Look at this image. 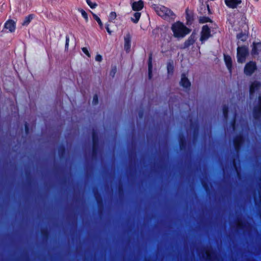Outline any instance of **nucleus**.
Segmentation results:
<instances>
[{
  "mask_svg": "<svg viewBox=\"0 0 261 261\" xmlns=\"http://www.w3.org/2000/svg\"><path fill=\"white\" fill-rule=\"evenodd\" d=\"M131 6L132 9L134 11H139L143 9L144 7V2L141 0L134 2L131 4Z\"/></svg>",
  "mask_w": 261,
  "mask_h": 261,
  "instance_id": "obj_9",
  "label": "nucleus"
},
{
  "mask_svg": "<svg viewBox=\"0 0 261 261\" xmlns=\"http://www.w3.org/2000/svg\"><path fill=\"white\" fill-rule=\"evenodd\" d=\"M102 59V56L100 55H97L95 57V60L97 62H101Z\"/></svg>",
  "mask_w": 261,
  "mask_h": 261,
  "instance_id": "obj_24",
  "label": "nucleus"
},
{
  "mask_svg": "<svg viewBox=\"0 0 261 261\" xmlns=\"http://www.w3.org/2000/svg\"><path fill=\"white\" fill-rule=\"evenodd\" d=\"M25 130H26V132H27V131H28V128H27V126H25Z\"/></svg>",
  "mask_w": 261,
  "mask_h": 261,
  "instance_id": "obj_31",
  "label": "nucleus"
},
{
  "mask_svg": "<svg viewBox=\"0 0 261 261\" xmlns=\"http://www.w3.org/2000/svg\"><path fill=\"white\" fill-rule=\"evenodd\" d=\"M180 85L185 88H188L190 86V83L185 75L182 74L181 76Z\"/></svg>",
  "mask_w": 261,
  "mask_h": 261,
  "instance_id": "obj_13",
  "label": "nucleus"
},
{
  "mask_svg": "<svg viewBox=\"0 0 261 261\" xmlns=\"http://www.w3.org/2000/svg\"><path fill=\"white\" fill-rule=\"evenodd\" d=\"M106 29L108 32V33L111 35L112 33V31L109 28V24H106Z\"/></svg>",
  "mask_w": 261,
  "mask_h": 261,
  "instance_id": "obj_27",
  "label": "nucleus"
},
{
  "mask_svg": "<svg viewBox=\"0 0 261 261\" xmlns=\"http://www.w3.org/2000/svg\"><path fill=\"white\" fill-rule=\"evenodd\" d=\"M82 50L88 57H90V54L86 47H83Z\"/></svg>",
  "mask_w": 261,
  "mask_h": 261,
  "instance_id": "obj_23",
  "label": "nucleus"
},
{
  "mask_svg": "<svg viewBox=\"0 0 261 261\" xmlns=\"http://www.w3.org/2000/svg\"><path fill=\"white\" fill-rule=\"evenodd\" d=\"M86 2L87 4L89 5V6L92 9L95 8L97 6L96 3L92 2L91 1V0H86Z\"/></svg>",
  "mask_w": 261,
  "mask_h": 261,
  "instance_id": "obj_22",
  "label": "nucleus"
},
{
  "mask_svg": "<svg viewBox=\"0 0 261 261\" xmlns=\"http://www.w3.org/2000/svg\"><path fill=\"white\" fill-rule=\"evenodd\" d=\"M79 11L81 12L82 16L85 19L86 22L88 21V17L87 13L83 9H79Z\"/></svg>",
  "mask_w": 261,
  "mask_h": 261,
  "instance_id": "obj_21",
  "label": "nucleus"
},
{
  "mask_svg": "<svg viewBox=\"0 0 261 261\" xmlns=\"http://www.w3.org/2000/svg\"><path fill=\"white\" fill-rule=\"evenodd\" d=\"M141 16V13L135 12L134 13L133 16L131 17V20L135 23H137Z\"/></svg>",
  "mask_w": 261,
  "mask_h": 261,
  "instance_id": "obj_15",
  "label": "nucleus"
},
{
  "mask_svg": "<svg viewBox=\"0 0 261 261\" xmlns=\"http://www.w3.org/2000/svg\"><path fill=\"white\" fill-rule=\"evenodd\" d=\"M251 54L254 57L256 56L261 57V43H253Z\"/></svg>",
  "mask_w": 261,
  "mask_h": 261,
  "instance_id": "obj_8",
  "label": "nucleus"
},
{
  "mask_svg": "<svg viewBox=\"0 0 261 261\" xmlns=\"http://www.w3.org/2000/svg\"><path fill=\"white\" fill-rule=\"evenodd\" d=\"M224 61L225 64L229 70V72H231V67H232V60L229 56L224 55Z\"/></svg>",
  "mask_w": 261,
  "mask_h": 261,
  "instance_id": "obj_12",
  "label": "nucleus"
},
{
  "mask_svg": "<svg viewBox=\"0 0 261 261\" xmlns=\"http://www.w3.org/2000/svg\"><path fill=\"white\" fill-rule=\"evenodd\" d=\"M238 146H239V143L238 144H236V148H238Z\"/></svg>",
  "mask_w": 261,
  "mask_h": 261,
  "instance_id": "obj_30",
  "label": "nucleus"
},
{
  "mask_svg": "<svg viewBox=\"0 0 261 261\" xmlns=\"http://www.w3.org/2000/svg\"><path fill=\"white\" fill-rule=\"evenodd\" d=\"M151 57H149V62H148V75L149 77L151 78V72H152V64H151Z\"/></svg>",
  "mask_w": 261,
  "mask_h": 261,
  "instance_id": "obj_18",
  "label": "nucleus"
},
{
  "mask_svg": "<svg viewBox=\"0 0 261 261\" xmlns=\"http://www.w3.org/2000/svg\"><path fill=\"white\" fill-rule=\"evenodd\" d=\"M261 90V84L260 83L255 81L252 82L250 87V94L251 96H253L255 93H257Z\"/></svg>",
  "mask_w": 261,
  "mask_h": 261,
  "instance_id": "obj_5",
  "label": "nucleus"
},
{
  "mask_svg": "<svg viewBox=\"0 0 261 261\" xmlns=\"http://www.w3.org/2000/svg\"><path fill=\"white\" fill-rule=\"evenodd\" d=\"M98 102V97L97 95H94L93 98L92 103L93 105H96Z\"/></svg>",
  "mask_w": 261,
  "mask_h": 261,
  "instance_id": "obj_25",
  "label": "nucleus"
},
{
  "mask_svg": "<svg viewBox=\"0 0 261 261\" xmlns=\"http://www.w3.org/2000/svg\"><path fill=\"white\" fill-rule=\"evenodd\" d=\"M174 69V63L173 61L169 62L167 64V70L169 74L172 73Z\"/></svg>",
  "mask_w": 261,
  "mask_h": 261,
  "instance_id": "obj_16",
  "label": "nucleus"
},
{
  "mask_svg": "<svg viewBox=\"0 0 261 261\" xmlns=\"http://www.w3.org/2000/svg\"><path fill=\"white\" fill-rule=\"evenodd\" d=\"M239 141H240V142H241V138H240V139H239Z\"/></svg>",
  "mask_w": 261,
  "mask_h": 261,
  "instance_id": "obj_33",
  "label": "nucleus"
},
{
  "mask_svg": "<svg viewBox=\"0 0 261 261\" xmlns=\"http://www.w3.org/2000/svg\"><path fill=\"white\" fill-rule=\"evenodd\" d=\"M5 28L8 29L9 32H13L15 30V22L12 20H9L5 23Z\"/></svg>",
  "mask_w": 261,
  "mask_h": 261,
  "instance_id": "obj_11",
  "label": "nucleus"
},
{
  "mask_svg": "<svg viewBox=\"0 0 261 261\" xmlns=\"http://www.w3.org/2000/svg\"><path fill=\"white\" fill-rule=\"evenodd\" d=\"M117 15L115 12H112L109 15V20L113 22L116 18Z\"/></svg>",
  "mask_w": 261,
  "mask_h": 261,
  "instance_id": "obj_19",
  "label": "nucleus"
},
{
  "mask_svg": "<svg viewBox=\"0 0 261 261\" xmlns=\"http://www.w3.org/2000/svg\"><path fill=\"white\" fill-rule=\"evenodd\" d=\"M33 16L32 15H30L27 16L24 18L23 22L22 23V24L23 25H27L30 22V21L33 19Z\"/></svg>",
  "mask_w": 261,
  "mask_h": 261,
  "instance_id": "obj_17",
  "label": "nucleus"
},
{
  "mask_svg": "<svg viewBox=\"0 0 261 261\" xmlns=\"http://www.w3.org/2000/svg\"><path fill=\"white\" fill-rule=\"evenodd\" d=\"M115 70H116V69H114V72H113L114 74V73H115Z\"/></svg>",
  "mask_w": 261,
  "mask_h": 261,
  "instance_id": "obj_32",
  "label": "nucleus"
},
{
  "mask_svg": "<svg viewBox=\"0 0 261 261\" xmlns=\"http://www.w3.org/2000/svg\"><path fill=\"white\" fill-rule=\"evenodd\" d=\"M201 23H205L210 21V19L207 17L201 18L200 20Z\"/></svg>",
  "mask_w": 261,
  "mask_h": 261,
  "instance_id": "obj_26",
  "label": "nucleus"
},
{
  "mask_svg": "<svg viewBox=\"0 0 261 261\" xmlns=\"http://www.w3.org/2000/svg\"><path fill=\"white\" fill-rule=\"evenodd\" d=\"M132 36L129 33H127L124 36V49L126 52H129L131 47Z\"/></svg>",
  "mask_w": 261,
  "mask_h": 261,
  "instance_id": "obj_6",
  "label": "nucleus"
},
{
  "mask_svg": "<svg viewBox=\"0 0 261 261\" xmlns=\"http://www.w3.org/2000/svg\"><path fill=\"white\" fill-rule=\"evenodd\" d=\"M225 4L230 8H236L242 3L241 0H225Z\"/></svg>",
  "mask_w": 261,
  "mask_h": 261,
  "instance_id": "obj_10",
  "label": "nucleus"
},
{
  "mask_svg": "<svg viewBox=\"0 0 261 261\" xmlns=\"http://www.w3.org/2000/svg\"><path fill=\"white\" fill-rule=\"evenodd\" d=\"M224 115L225 116V117H226V115H227V111L226 110H224Z\"/></svg>",
  "mask_w": 261,
  "mask_h": 261,
  "instance_id": "obj_29",
  "label": "nucleus"
},
{
  "mask_svg": "<svg viewBox=\"0 0 261 261\" xmlns=\"http://www.w3.org/2000/svg\"><path fill=\"white\" fill-rule=\"evenodd\" d=\"M259 105L254 109V112L255 117L261 116V95L259 97Z\"/></svg>",
  "mask_w": 261,
  "mask_h": 261,
  "instance_id": "obj_14",
  "label": "nucleus"
},
{
  "mask_svg": "<svg viewBox=\"0 0 261 261\" xmlns=\"http://www.w3.org/2000/svg\"><path fill=\"white\" fill-rule=\"evenodd\" d=\"M211 36L210 30L207 25H205L202 27L200 40L203 42L206 40Z\"/></svg>",
  "mask_w": 261,
  "mask_h": 261,
  "instance_id": "obj_7",
  "label": "nucleus"
},
{
  "mask_svg": "<svg viewBox=\"0 0 261 261\" xmlns=\"http://www.w3.org/2000/svg\"><path fill=\"white\" fill-rule=\"evenodd\" d=\"M257 69L256 63L253 61H250L247 63L244 67V72L246 75H252Z\"/></svg>",
  "mask_w": 261,
  "mask_h": 261,
  "instance_id": "obj_4",
  "label": "nucleus"
},
{
  "mask_svg": "<svg viewBox=\"0 0 261 261\" xmlns=\"http://www.w3.org/2000/svg\"><path fill=\"white\" fill-rule=\"evenodd\" d=\"M248 54V50L245 46L238 47L237 49V61L240 63L245 62Z\"/></svg>",
  "mask_w": 261,
  "mask_h": 261,
  "instance_id": "obj_3",
  "label": "nucleus"
},
{
  "mask_svg": "<svg viewBox=\"0 0 261 261\" xmlns=\"http://www.w3.org/2000/svg\"><path fill=\"white\" fill-rule=\"evenodd\" d=\"M171 30L176 38H183L190 32L188 28L179 21L174 23L172 25Z\"/></svg>",
  "mask_w": 261,
  "mask_h": 261,
  "instance_id": "obj_1",
  "label": "nucleus"
},
{
  "mask_svg": "<svg viewBox=\"0 0 261 261\" xmlns=\"http://www.w3.org/2000/svg\"><path fill=\"white\" fill-rule=\"evenodd\" d=\"M152 8L156 14L166 20L173 19L175 18L174 13L168 8L162 5H152Z\"/></svg>",
  "mask_w": 261,
  "mask_h": 261,
  "instance_id": "obj_2",
  "label": "nucleus"
},
{
  "mask_svg": "<svg viewBox=\"0 0 261 261\" xmlns=\"http://www.w3.org/2000/svg\"><path fill=\"white\" fill-rule=\"evenodd\" d=\"M93 16L94 18L96 20V21L97 22L98 24L99 25L101 29H102L103 28V24L101 22L100 19L95 14L92 13Z\"/></svg>",
  "mask_w": 261,
  "mask_h": 261,
  "instance_id": "obj_20",
  "label": "nucleus"
},
{
  "mask_svg": "<svg viewBox=\"0 0 261 261\" xmlns=\"http://www.w3.org/2000/svg\"><path fill=\"white\" fill-rule=\"evenodd\" d=\"M69 38L68 36H66V44H65V47L67 48L69 45Z\"/></svg>",
  "mask_w": 261,
  "mask_h": 261,
  "instance_id": "obj_28",
  "label": "nucleus"
}]
</instances>
